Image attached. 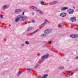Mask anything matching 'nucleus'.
Segmentation results:
<instances>
[{
	"label": "nucleus",
	"instance_id": "12",
	"mask_svg": "<svg viewBox=\"0 0 78 78\" xmlns=\"http://www.w3.org/2000/svg\"><path fill=\"white\" fill-rule=\"evenodd\" d=\"M60 16L61 17H64L66 16V13H62L60 14Z\"/></svg>",
	"mask_w": 78,
	"mask_h": 78
},
{
	"label": "nucleus",
	"instance_id": "16",
	"mask_svg": "<svg viewBox=\"0 0 78 78\" xmlns=\"http://www.w3.org/2000/svg\"><path fill=\"white\" fill-rule=\"evenodd\" d=\"M36 11H37V12H39V13L40 14H41V15H43V13H42V12L41 11V10L37 9L36 10Z\"/></svg>",
	"mask_w": 78,
	"mask_h": 78
},
{
	"label": "nucleus",
	"instance_id": "26",
	"mask_svg": "<svg viewBox=\"0 0 78 78\" xmlns=\"http://www.w3.org/2000/svg\"><path fill=\"white\" fill-rule=\"evenodd\" d=\"M20 74H21V72H18V76H19V75H20Z\"/></svg>",
	"mask_w": 78,
	"mask_h": 78
},
{
	"label": "nucleus",
	"instance_id": "13",
	"mask_svg": "<svg viewBox=\"0 0 78 78\" xmlns=\"http://www.w3.org/2000/svg\"><path fill=\"white\" fill-rule=\"evenodd\" d=\"M21 12V10L20 9H17L15 10L14 11L15 13H18Z\"/></svg>",
	"mask_w": 78,
	"mask_h": 78
},
{
	"label": "nucleus",
	"instance_id": "39",
	"mask_svg": "<svg viewBox=\"0 0 78 78\" xmlns=\"http://www.w3.org/2000/svg\"><path fill=\"white\" fill-rule=\"evenodd\" d=\"M41 0L43 1V0Z\"/></svg>",
	"mask_w": 78,
	"mask_h": 78
},
{
	"label": "nucleus",
	"instance_id": "5",
	"mask_svg": "<svg viewBox=\"0 0 78 78\" xmlns=\"http://www.w3.org/2000/svg\"><path fill=\"white\" fill-rule=\"evenodd\" d=\"M51 31H52L50 29H48L45 30L44 31V33L46 34H48V33H50Z\"/></svg>",
	"mask_w": 78,
	"mask_h": 78
},
{
	"label": "nucleus",
	"instance_id": "34",
	"mask_svg": "<svg viewBox=\"0 0 78 78\" xmlns=\"http://www.w3.org/2000/svg\"><path fill=\"white\" fill-rule=\"evenodd\" d=\"M0 18H3V16H0Z\"/></svg>",
	"mask_w": 78,
	"mask_h": 78
},
{
	"label": "nucleus",
	"instance_id": "14",
	"mask_svg": "<svg viewBox=\"0 0 78 78\" xmlns=\"http://www.w3.org/2000/svg\"><path fill=\"white\" fill-rule=\"evenodd\" d=\"M70 37H72V38H76V37H78V35H71L70 36Z\"/></svg>",
	"mask_w": 78,
	"mask_h": 78
},
{
	"label": "nucleus",
	"instance_id": "38",
	"mask_svg": "<svg viewBox=\"0 0 78 78\" xmlns=\"http://www.w3.org/2000/svg\"><path fill=\"white\" fill-rule=\"evenodd\" d=\"M27 24V23H25V24Z\"/></svg>",
	"mask_w": 78,
	"mask_h": 78
},
{
	"label": "nucleus",
	"instance_id": "18",
	"mask_svg": "<svg viewBox=\"0 0 78 78\" xmlns=\"http://www.w3.org/2000/svg\"><path fill=\"white\" fill-rule=\"evenodd\" d=\"M32 29L33 28H32V27H29L27 29V31H31Z\"/></svg>",
	"mask_w": 78,
	"mask_h": 78
},
{
	"label": "nucleus",
	"instance_id": "19",
	"mask_svg": "<svg viewBox=\"0 0 78 78\" xmlns=\"http://www.w3.org/2000/svg\"><path fill=\"white\" fill-rule=\"evenodd\" d=\"M48 76V74H45L43 76L41 77V78H47V76Z\"/></svg>",
	"mask_w": 78,
	"mask_h": 78
},
{
	"label": "nucleus",
	"instance_id": "23",
	"mask_svg": "<svg viewBox=\"0 0 78 78\" xmlns=\"http://www.w3.org/2000/svg\"><path fill=\"white\" fill-rule=\"evenodd\" d=\"M27 69L28 70H31V71H33V69L31 68H27Z\"/></svg>",
	"mask_w": 78,
	"mask_h": 78
},
{
	"label": "nucleus",
	"instance_id": "9",
	"mask_svg": "<svg viewBox=\"0 0 78 78\" xmlns=\"http://www.w3.org/2000/svg\"><path fill=\"white\" fill-rule=\"evenodd\" d=\"M45 21H44L42 24H41V26H44L45 25L47 24V22H48V20H47V19H45Z\"/></svg>",
	"mask_w": 78,
	"mask_h": 78
},
{
	"label": "nucleus",
	"instance_id": "37",
	"mask_svg": "<svg viewBox=\"0 0 78 78\" xmlns=\"http://www.w3.org/2000/svg\"><path fill=\"white\" fill-rule=\"evenodd\" d=\"M28 23V22L26 23Z\"/></svg>",
	"mask_w": 78,
	"mask_h": 78
},
{
	"label": "nucleus",
	"instance_id": "2",
	"mask_svg": "<svg viewBox=\"0 0 78 78\" xmlns=\"http://www.w3.org/2000/svg\"><path fill=\"white\" fill-rule=\"evenodd\" d=\"M74 12V10L72 9H69L68 10V13L69 14H72Z\"/></svg>",
	"mask_w": 78,
	"mask_h": 78
},
{
	"label": "nucleus",
	"instance_id": "20",
	"mask_svg": "<svg viewBox=\"0 0 78 78\" xmlns=\"http://www.w3.org/2000/svg\"><path fill=\"white\" fill-rule=\"evenodd\" d=\"M63 69H64V67L63 66H61L59 68V69H60V70H62Z\"/></svg>",
	"mask_w": 78,
	"mask_h": 78
},
{
	"label": "nucleus",
	"instance_id": "1",
	"mask_svg": "<svg viewBox=\"0 0 78 78\" xmlns=\"http://www.w3.org/2000/svg\"><path fill=\"white\" fill-rule=\"evenodd\" d=\"M48 56H49V55L48 54H47L43 55L42 57H41V62H42L44 61V59H45L46 58H48Z\"/></svg>",
	"mask_w": 78,
	"mask_h": 78
},
{
	"label": "nucleus",
	"instance_id": "36",
	"mask_svg": "<svg viewBox=\"0 0 78 78\" xmlns=\"http://www.w3.org/2000/svg\"><path fill=\"white\" fill-rule=\"evenodd\" d=\"M32 22H34V20H33L32 21Z\"/></svg>",
	"mask_w": 78,
	"mask_h": 78
},
{
	"label": "nucleus",
	"instance_id": "11",
	"mask_svg": "<svg viewBox=\"0 0 78 78\" xmlns=\"http://www.w3.org/2000/svg\"><path fill=\"white\" fill-rule=\"evenodd\" d=\"M44 34H43L41 35V37H46V36H47V34H46L44 32Z\"/></svg>",
	"mask_w": 78,
	"mask_h": 78
},
{
	"label": "nucleus",
	"instance_id": "31",
	"mask_svg": "<svg viewBox=\"0 0 78 78\" xmlns=\"http://www.w3.org/2000/svg\"><path fill=\"white\" fill-rule=\"evenodd\" d=\"M24 13H25V12H23V13H22V15H23H23H24Z\"/></svg>",
	"mask_w": 78,
	"mask_h": 78
},
{
	"label": "nucleus",
	"instance_id": "4",
	"mask_svg": "<svg viewBox=\"0 0 78 78\" xmlns=\"http://www.w3.org/2000/svg\"><path fill=\"white\" fill-rule=\"evenodd\" d=\"M20 16H21V20H23V21L26 20H27V19H28V17L26 16H23L21 15Z\"/></svg>",
	"mask_w": 78,
	"mask_h": 78
},
{
	"label": "nucleus",
	"instance_id": "32",
	"mask_svg": "<svg viewBox=\"0 0 78 78\" xmlns=\"http://www.w3.org/2000/svg\"><path fill=\"white\" fill-rule=\"evenodd\" d=\"M70 71H67L66 72H67V73H68V72H69V73H70Z\"/></svg>",
	"mask_w": 78,
	"mask_h": 78
},
{
	"label": "nucleus",
	"instance_id": "10",
	"mask_svg": "<svg viewBox=\"0 0 78 78\" xmlns=\"http://www.w3.org/2000/svg\"><path fill=\"white\" fill-rule=\"evenodd\" d=\"M38 30H39V29H37L35 31L32 33H30V36H32V35H33V34H34L36 33H37V32Z\"/></svg>",
	"mask_w": 78,
	"mask_h": 78
},
{
	"label": "nucleus",
	"instance_id": "33",
	"mask_svg": "<svg viewBox=\"0 0 78 78\" xmlns=\"http://www.w3.org/2000/svg\"><path fill=\"white\" fill-rule=\"evenodd\" d=\"M74 73L73 72L72 73H71L70 75H73V74Z\"/></svg>",
	"mask_w": 78,
	"mask_h": 78
},
{
	"label": "nucleus",
	"instance_id": "7",
	"mask_svg": "<svg viewBox=\"0 0 78 78\" xmlns=\"http://www.w3.org/2000/svg\"><path fill=\"white\" fill-rule=\"evenodd\" d=\"M70 20L72 22H75L76 20V18L75 17H71L70 18Z\"/></svg>",
	"mask_w": 78,
	"mask_h": 78
},
{
	"label": "nucleus",
	"instance_id": "28",
	"mask_svg": "<svg viewBox=\"0 0 78 78\" xmlns=\"http://www.w3.org/2000/svg\"><path fill=\"white\" fill-rule=\"evenodd\" d=\"M58 27L59 28H60L61 27V24H59Z\"/></svg>",
	"mask_w": 78,
	"mask_h": 78
},
{
	"label": "nucleus",
	"instance_id": "30",
	"mask_svg": "<svg viewBox=\"0 0 78 78\" xmlns=\"http://www.w3.org/2000/svg\"><path fill=\"white\" fill-rule=\"evenodd\" d=\"M48 43L49 44H51V41H49Z\"/></svg>",
	"mask_w": 78,
	"mask_h": 78
},
{
	"label": "nucleus",
	"instance_id": "17",
	"mask_svg": "<svg viewBox=\"0 0 78 78\" xmlns=\"http://www.w3.org/2000/svg\"><path fill=\"white\" fill-rule=\"evenodd\" d=\"M36 11H37V12H39V13L40 14H41V15H43V13H42V12L41 11V10L37 9L36 10Z\"/></svg>",
	"mask_w": 78,
	"mask_h": 78
},
{
	"label": "nucleus",
	"instance_id": "22",
	"mask_svg": "<svg viewBox=\"0 0 78 78\" xmlns=\"http://www.w3.org/2000/svg\"><path fill=\"white\" fill-rule=\"evenodd\" d=\"M41 4L43 5H45V4H44V1H41L40 2Z\"/></svg>",
	"mask_w": 78,
	"mask_h": 78
},
{
	"label": "nucleus",
	"instance_id": "8",
	"mask_svg": "<svg viewBox=\"0 0 78 78\" xmlns=\"http://www.w3.org/2000/svg\"><path fill=\"white\" fill-rule=\"evenodd\" d=\"M68 9H69V8L68 7H63L61 8L60 10L62 11H66V10H67Z\"/></svg>",
	"mask_w": 78,
	"mask_h": 78
},
{
	"label": "nucleus",
	"instance_id": "27",
	"mask_svg": "<svg viewBox=\"0 0 78 78\" xmlns=\"http://www.w3.org/2000/svg\"><path fill=\"white\" fill-rule=\"evenodd\" d=\"M38 66H39V64H37L36 66H35V68H37V67H38Z\"/></svg>",
	"mask_w": 78,
	"mask_h": 78
},
{
	"label": "nucleus",
	"instance_id": "25",
	"mask_svg": "<svg viewBox=\"0 0 78 78\" xmlns=\"http://www.w3.org/2000/svg\"><path fill=\"white\" fill-rule=\"evenodd\" d=\"M21 46L22 47H23L25 46V44H21Z\"/></svg>",
	"mask_w": 78,
	"mask_h": 78
},
{
	"label": "nucleus",
	"instance_id": "35",
	"mask_svg": "<svg viewBox=\"0 0 78 78\" xmlns=\"http://www.w3.org/2000/svg\"><path fill=\"white\" fill-rule=\"evenodd\" d=\"M32 15H34V12H33L32 13Z\"/></svg>",
	"mask_w": 78,
	"mask_h": 78
},
{
	"label": "nucleus",
	"instance_id": "3",
	"mask_svg": "<svg viewBox=\"0 0 78 78\" xmlns=\"http://www.w3.org/2000/svg\"><path fill=\"white\" fill-rule=\"evenodd\" d=\"M19 20H21L20 15L18 16L16 18L15 20V22H19Z\"/></svg>",
	"mask_w": 78,
	"mask_h": 78
},
{
	"label": "nucleus",
	"instance_id": "15",
	"mask_svg": "<svg viewBox=\"0 0 78 78\" xmlns=\"http://www.w3.org/2000/svg\"><path fill=\"white\" fill-rule=\"evenodd\" d=\"M30 8L31 9H34V10H37V8L34 6H31Z\"/></svg>",
	"mask_w": 78,
	"mask_h": 78
},
{
	"label": "nucleus",
	"instance_id": "24",
	"mask_svg": "<svg viewBox=\"0 0 78 78\" xmlns=\"http://www.w3.org/2000/svg\"><path fill=\"white\" fill-rule=\"evenodd\" d=\"M25 43L26 44V45H28V44H29V42L28 41H26L25 42Z\"/></svg>",
	"mask_w": 78,
	"mask_h": 78
},
{
	"label": "nucleus",
	"instance_id": "6",
	"mask_svg": "<svg viewBox=\"0 0 78 78\" xmlns=\"http://www.w3.org/2000/svg\"><path fill=\"white\" fill-rule=\"evenodd\" d=\"M9 5L8 4L4 5L2 7V9H3V10H5L6 9H7V8H8V7H9Z\"/></svg>",
	"mask_w": 78,
	"mask_h": 78
},
{
	"label": "nucleus",
	"instance_id": "21",
	"mask_svg": "<svg viewBox=\"0 0 78 78\" xmlns=\"http://www.w3.org/2000/svg\"><path fill=\"white\" fill-rule=\"evenodd\" d=\"M57 3V1H54L52 2V4L53 5H55V4H56V3Z\"/></svg>",
	"mask_w": 78,
	"mask_h": 78
},
{
	"label": "nucleus",
	"instance_id": "29",
	"mask_svg": "<svg viewBox=\"0 0 78 78\" xmlns=\"http://www.w3.org/2000/svg\"><path fill=\"white\" fill-rule=\"evenodd\" d=\"M75 59H78V57H76L75 58Z\"/></svg>",
	"mask_w": 78,
	"mask_h": 78
}]
</instances>
